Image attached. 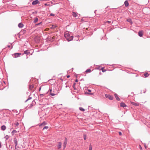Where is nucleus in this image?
<instances>
[{
    "mask_svg": "<svg viewBox=\"0 0 150 150\" xmlns=\"http://www.w3.org/2000/svg\"><path fill=\"white\" fill-rule=\"evenodd\" d=\"M101 70L103 72H105L106 71V70H104L103 69V68H101Z\"/></svg>",
    "mask_w": 150,
    "mask_h": 150,
    "instance_id": "nucleus-35",
    "label": "nucleus"
},
{
    "mask_svg": "<svg viewBox=\"0 0 150 150\" xmlns=\"http://www.w3.org/2000/svg\"><path fill=\"white\" fill-rule=\"evenodd\" d=\"M108 23H110V21H108Z\"/></svg>",
    "mask_w": 150,
    "mask_h": 150,
    "instance_id": "nucleus-50",
    "label": "nucleus"
},
{
    "mask_svg": "<svg viewBox=\"0 0 150 150\" xmlns=\"http://www.w3.org/2000/svg\"><path fill=\"white\" fill-rule=\"evenodd\" d=\"M21 54V53H15L13 54V57L16 58L20 56V55Z\"/></svg>",
    "mask_w": 150,
    "mask_h": 150,
    "instance_id": "nucleus-4",
    "label": "nucleus"
},
{
    "mask_svg": "<svg viewBox=\"0 0 150 150\" xmlns=\"http://www.w3.org/2000/svg\"><path fill=\"white\" fill-rule=\"evenodd\" d=\"M72 15L74 17H76L77 16L76 14L74 12H73V14Z\"/></svg>",
    "mask_w": 150,
    "mask_h": 150,
    "instance_id": "nucleus-24",
    "label": "nucleus"
},
{
    "mask_svg": "<svg viewBox=\"0 0 150 150\" xmlns=\"http://www.w3.org/2000/svg\"><path fill=\"white\" fill-rule=\"evenodd\" d=\"M7 47H8L10 48V47L11 46H10V45H8L7 46Z\"/></svg>",
    "mask_w": 150,
    "mask_h": 150,
    "instance_id": "nucleus-42",
    "label": "nucleus"
},
{
    "mask_svg": "<svg viewBox=\"0 0 150 150\" xmlns=\"http://www.w3.org/2000/svg\"><path fill=\"white\" fill-rule=\"evenodd\" d=\"M76 84V83H74L73 84V87L74 90H75L76 89L75 87Z\"/></svg>",
    "mask_w": 150,
    "mask_h": 150,
    "instance_id": "nucleus-29",
    "label": "nucleus"
},
{
    "mask_svg": "<svg viewBox=\"0 0 150 150\" xmlns=\"http://www.w3.org/2000/svg\"><path fill=\"white\" fill-rule=\"evenodd\" d=\"M41 89V87H40L39 89V91H40Z\"/></svg>",
    "mask_w": 150,
    "mask_h": 150,
    "instance_id": "nucleus-43",
    "label": "nucleus"
},
{
    "mask_svg": "<svg viewBox=\"0 0 150 150\" xmlns=\"http://www.w3.org/2000/svg\"><path fill=\"white\" fill-rule=\"evenodd\" d=\"M46 124V123L45 122H44L42 124H40V126L42 125H45Z\"/></svg>",
    "mask_w": 150,
    "mask_h": 150,
    "instance_id": "nucleus-30",
    "label": "nucleus"
},
{
    "mask_svg": "<svg viewBox=\"0 0 150 150\" xmlns=\"http://www.w3.org/2000/svg\"><path fill=\"white\" fill-rule=\"evenodd\" d=\"M50 16H55V15L54 14H53V13H50Z\"/></svg>",
    "mask_w": 150,
    "mask_h": 150,
    "instance_id": "nucleus-37",
    "label": "nucleus"
},
{
    "mask_svg": "<svg viewBox=\"0 0 150 150\" xmlns=\"http://www.w3.org/2000/svg\"><path fill=\"white\" fill-rule=\"evenodd\" d=\"M30 53V52L28 50H26L24 51L23 54H28Z\"/></svg>",
    "mask_w": 150,
    "mask_h": 150,
    "instance_id": "nucleus-17",
    "label": "nucleus"
},
{
    "mask_svg": "<svg viewBox=\"0 0 150 150\" xmlns=\"http://www.w3.org/2000/svg\"><path fill=\"white\" fill-rule=\"evenodd\" d=\"M131 104L135 106H137L139 105V103H136L134 102H131Z\"/></svg>",
    "mask_w": 150,
    "mask_h": 150,
    "instance_id": "nucleus-8",
    "label": "nucleus"
},
{
    "mask_svg": "<svg viewBox=\"0 0 150 150\" xmlns=\"http://www.w3.org/2000/svg\"><path fill=\"white\" fill-rule=\"evenodd\" d=\"M17 132V131L15 130H13L11 133V134L12 135H13L15 133H16Z\"/></svg>",
    "mask_w": 150,
    "mask_h": 150,
    "instance_id": "nucleus-25",
    "label": "nucleus"
},
{
    "mask_svg": "<svg viewBox=\"0 0 150 150\" xmlns=\"http://www.w3.org/2000/svg\"><path fill=\"white\" fill-rule=\"evenodd\" d=\"M92 150V147L91 145H90V146H89V150Z\"/></svg>",
    "mask_w": 150,
    "mask_h": 150,
    "instance_id": "nucleus-33",
    "label": "nucleus"
},
{
    "mask_svg": "<svg viewBox=\"0 0 150 150\" xmlns=\"http://www.w3.org/2000/svg\"><path fill=\"white\" fill-rule=\"evenodd\" d=\"M1 142H0V148H1Z\"/></svg>",
    "mask_w": 150,
    "mask_h": 150,
    "instance_id": "nucleus-46",
    "label": "nucleus"
},
{
    "mask_svg": "<svg viewBox=\"0 0 150 150\" xmlns=\"http://www.w3.org/2000/svg\"><path fill=\"white\" fill-rule=\"evenodd\" d=\"M62 143L61 142H59L58 148V149H60L61 148Z\"/></svg>",
    "mask_w": 150,
    "mask_h": 150,
    "instance_id": "nucleus-16",
    "label": "nucleus"
},
{
    "mask_svg": "<svg viewBox=\"0 0 150 150\" xmlns=\"http://www.w3.org/2000/svg\"><path fill=\"white\" fill-rule=\"evenodd\" d=\"M14 143L15 144V149H16V147L18 145V143H17V139L16 138H14Z\"/></svg>",
    "mask_w": 150,
    "mask_h": 150,
    "instance_id": "nucleus-6",
    "label": "nucleus"
},
{
    "mask_svg": "<svg viewBox=\"0 0 150 150\" xmlns=\"http://www.w3.org/2000/svg\"><path fill=\"white\" fill-rule=\"evenodd\" d=\"M70 77V76L68 75L67 76V78H69Z\"/></svg>",
    "mask_w": 150,
    "mask_h": 150,
    "instance_id": "nucleus-48",
    "label": "nucleus"
},
{
    "mask_svg": "<svg viewBox=\"0 0 150 150\" xmlns=\"http://www.w3.org/2000/svg\"><path fill=\"white\" fill-rule=\"evenodd\" d=\"M140 149H142V147H141V146H140Z\"/></svg>",
    "mask_w": 150,
    "mask_h": 150,
    "instance_id": "nucleus-49",
    "label": "nucleus"
},
{
    "mask_svg": "<svg viewBox=\"0 0 150 150\" xmlns=\"http://www.w3.org/2000/svg\"><path fill=\"white\" fill-rule=\"evenodd\" d=\"M149 76V74L147 73H146L144 74V76L145 77H147Z\"/></svg>",
    "mask_w": 150,
    "mask_h": 150,
    "instance_id": "nucleus-27",
    "label": "nucleus"
},
{
    "mask_svg": "<svg viewBox=\"0 0 150 150\" xmlns=\"http://www.w3.org/2000/svg\"><path fill=\"white\" fill-rule=\"evenodd\" d=\"M48 126H45L43 128V129H48Z\"/></svg>",
    "mask_w": 150,
    "mask_h": 150,
    "instance_id": "nucleus-34",
    "label": "nucleus"
},
{
    "mask_svg": "<svg viewBox=\"0 0 150 150\" xmlns=\"http://www.w3.org/2000/svg\"><path fill=\"white\" fill-rule=\"evenodd\" d=\"M119 134L120 136L122 134V133L121 132H119Z\"/></svg>",
    "mask_w": 150,
    "mask_h": 150,
    "instance_id": "nucleus-40",
    "label": "nucleus"
},
{
    "mask_svg": "<svg viewBox=\"0 0 150 150\" xmlns=\"http://www.w3.org/2000/svg\"><path fill=\"white\" fill-rule=\"evenodd\" d=\"M48 92L49 94L52 96H54L57 95L59 93L58 91H57L56 89H54L53 90L52 89H50Z\"/></svg>",
    "mask_w": 150,
    "mask_h": 150,
    "instance_id": "nucleus-2",
    "label": "nucleus"
},
{
    "mask_svg": "<svg viewBox=\"0 0 150 150\" xmlns=\"http://www.w3.org/2000/svg\"><path fill=\"white\" fill-rule=\"evenodd\" d=\"M88 91L89 92H91V90H90V89H88Z\"/></svg>",
    "mask_w": 150,
    "mask_h": 150,
    "instance_id": "nucleus-45",
    "label": "nucleus"
},
{
    "mask_svg": "<svg viewBox=\"0 0 150 150\" xmlns=\"http://www.w3.org/2000/svg\"><path fill=\"white\" fill-rule=\"evenodd\" d=\"M83 138L85 140H86V134L83 135Z\"/></svg>",
    "mask_w": 150,
    "mask_h": 150,
    "instance_id": "nucleus-32",
    "label": "nucleus"
},
{
    "mask_svg": "<svg viewBox=\"0 0 150 150\" xmlns=\"http://www.w3.org/2000/svg\"><path fill=\"white\" fill-rule=\"evenodd\" d=\"M79 35H78L77 36V37H79Z\"/></svg>",
    "mask_w": 150,
    "mask_h": 150,
    "instance_id": "nucleus-52",
    "label": "nucleus"
},
{
    "mask_svg": "<svg viewBox=\"0 0 150 150\" xmlns=\"http://www.w3.org/2000/svg\"><path fill=\"white\" fill-rule=\"evenodd\" d=\"M26 32V30H23V33H25Z\"/></svg>",
    "mask_w": 150,
    "mask_h": 150,
    "instance_id": "nucleus-44",
    "label": "nucleus"
},
{
    "mask_svg": "<svg viewBox=\"0 0 150 150\" xmlns=\"http://www.w3.org/2000/svg\"><path fill=\"white\" fill-rule=\"evenodd\" d=\"M56 26L53 25H52V27L51 28H55Z\"/></svg>",
    "mask_w": 150,
    "mask_h": 150,
    "instance_id": "nucleus-38",
    "label": "nucleus"
},
{
    "mask_svg": "<svg viewBox=\"0 0 150 150\" xmlns=\"http://www.w3.org/2000/svg\"><path fill=\"white\" fill-rule=\"evenodd\" d=\"M18 26L20 28H22L23 26V25L21 23H20L18 24Z\"/></svg>",
    "mask_w": 150,
    "mask_h": 150,
    "instance_id": "nucleus-14",
    "label": "nucleus"
},
{
    "mask_svg": "<svg viewBox=\"0 0 150 150\" xmlns=\"http://www.w3.org/2000/svg\"><path fill=\"white\" fill-rule=\"evenodd\" d=\"M44 94H40L39 96H38V100L40 101H42V100L44 99V98L43 97Z\"/></svg>",
    "mask_w": 150,
    "mask_h": 150,
    "instance_id": "nucleus-3",
    "label": "nucleus"
},
{
    "mask_svg": "<svg viewBox=\"0 0 150 150\" xmlns=\"http://www.w3.org/2000/svg\"><path fill=\"white\" fill-rule=\"evenodd\" d=\"M33 87H34V86L32 85H30L29 87V89L30 90H32L33 89Z\"/></svg>",
    "mask_w": 150,
    "mask_h": 150,
    "instance_id": "nucleus-23",
    "label": "nucleus"
},
{
    "mask_svg": "<svg viewBox=\"0 0 150 150\" xmlns=\"http://www.w3.org/2000/svg\"><path fill=\"white\" fill-rule=\"evenodd\" d=\"M8 137H9L8 135H6L4 137L5 139L6 140H7L8 139Z\"/></svg>",
    "mask_w": 150,
    "mask_h": 150,
    "instance_id": "nucleus-31",
    "label": "nucleus"
},
{
    "mask_svg": "<svg viewBox=\"0 0 150 150\" xmlns=\"http://www.w3.org/2000/svg\"><path fill=\"white\" fill-rule=\"evenodd\" d=\"M105 97L107 98H108L109 99L112 100V97L111 96L109 95H105Z\"/></svg>",
    "mask_w": 150,
    "mask_h": 150,
    "instance_id": "nucleus-7",
    "label": "nucleus"
},
{
    "mask_svg": "<svg viewBox=\"0 0 150 150\" xmlns=\"http://www.w3.org/2000/svg\"><path fill=\"white\" fill-rule=\"evenodd\" d=\"M38 21V18H36L33 21V22L35 23H36Z\"/></svg>",
    "mask_w": 150,
    "mask_h": 150,
    "instance_id": "nucleus-18",
    "label": "nucleus"
},
{
    "mask_svg": "<svg viewBox=\"0 0 150 150\" xmlns=\"http://www.w3.org/2000/svg\"><path fill=\"white\" fill-rule=\"evenodd\" d=\"M78 81V80L77 79H76V80H75V82H77Z\"/></svg>",
    "mask_w": 150,
    "mask_h": 150,
    "instance_id": "nucleus-47",
    "label": "nucleus"
},
{
    "mask_svg": "<svg viewBox=\"0 0 150 150\" xmlns=\"http://www.w3.org/2000/svg\"><path fill=\"white\" fill-rule=\"evenodd\" d=\"M120 106L121 107L125 108L126 107V105L123 102H121L120 103Z\"/></svg>",
    "mask_w": 150,
    "mask_h": 150,
    "instance_id": "nucleus-10",
    "label": "nucleus"
},
{
    "mask_svg": "<svg viewBox=\"0 0 150 150\" xmlns=\"http://www.w3.org/2000/svg\"><path fill=\"white\" fill-rule=\"evenodd\" d=\"M144 146L145 148L146 149L147 148V146L145 144H144Z\"/></svg>",
    "mask_w": 150,
    "mask_h": 150,
    "instance_id": "nucleus-41",
    "label": "nucleus"
},
{
    "mask_svg": "<svg viewBox=\"0 0 150 150\" xmlns=\"http://www.w3.org/2000/svg\"><path fill=\"white\" fill-rule=\"evenodd\" d=\"M39 3V1L38 0H35L33 1L32 4L33 5H35Z\"/></svg>",
    "mask_w": 150,
    "mask_h": 150,
    "instance_id": "nucleus-9",
    "label": "nucleus"
},
{
    "mask_svg": "<svg viewBox=\"0 0 150 150\" xmlns=\"http://www.w3.org/2000/svg\"><path fill=\"white\" fill-rule=\"evenodd\" d=\"M124 4L126 7H127L129 6V3L127 1H125L124 2Z\"/></svg>",
    "mask_w": 150,
    "mask_h": 150,
    "instance_id": "nucleus-12",
    "label": "nucleus"
},
{
    "mask_svg": "<svg viewBox=\"0 0 150 150\" xmlns=\"http://www.w3.org/2000/svg\"><path fill=\"white\" fill-rule=\"evenodd\" d=\"M36 103V102L35 101V100H34L32 101L31 104L34 106L35 105Z\"/></svg>",
    "mask_w": 150,
    "mask_h": 150,
    "instance_id": "nucleus-20",
    "label": "nucleus"
},
{
    "mask_svg": "<svg viewBox=\"0 0 150 150\" xmlns=\"http://www.w3.org/2000/svg\"><path fill=\"white\" fill-rule=\"evenodd\" d=\"M79 110L83 112L85 110V109L82 107H79Z\"/></svg>",
    "mask_w": 150,
    "mask_h": 150,
    "instance_id": "nucleus-21",
    "label": "nucleus"
},
{
    "mask_svg": "<svg viewBox=\"0 0 150 150\" xmlns=\"http://www.w3.org/2000/svg\"><path fill=\"white\" fill-rule=\"evenodd\" d=\"M138 35L140 37H142L143 35L142 31H139L138 33Z\"/></svg>",
    "mask_w": 150,
    "mask_h": 150,
    "instance_id": "nucleus-11",
    "label": "nucleus"
},
{
    "mask_svg": "<svg viewBox=\"0 0 150 150\" xmlns=\"http://www.w3.org/2000/svg\"><path fill=\"white\" fill-rule=\"evenodd\" d=\"M67 138H65V140L64 143L63 144V146L64 148H65L66 146V144H67Z\"/></svg>",
    "mask_w": 150,
    "mask_h": 150,
    "instance_id": "nucleus-5",
    "label": "nucleus"
},
{
    "mask_svg": "<svg viewBox=\"0 0 150 150\" xmlns=\"http://www.w3.org/2000/svg\"><path fill=\"white\" fill-rule=\"evenodd\" d=\"M115 96L116 99V100H120V99L118 97V96L116 93L115 94Z\"/></svg>",
    "mask_w": 150,
    "mask_h": 150,
    "instance_id": "nucleus-13",
    "label": "nucleus"
},
{
    "mask_svg": "<svg viewBox=\"0 0 150 150\" xmlns=\"http://www.w3.org/2000/svg\"><path fill=\"white\" fill-rule=\"evenodd\" d=\"M91 71L90 69H88L86 70L85 72L87 73H90L91 72Z\"/></svg>",
    "mask_w": 150,
    "mask_h": 150,
    "instance_id": "nucleus-19",
    "label": "nucleus"
},
{
    "mask_svg": "<svg viewBox=\"0 0 150 150\" xmlns=\"http://www.w3.org/2000/svg\"><path fill=\"white\" fill-rule=\"evenodd\" d=\"M1 129L2 130L4 131L6 129V127L5 125H3L1 127Z\"/></svg>",
    "mask_w": 150,
    "mask_h": 150,
    "instance_id": "nucleus-15",
    "label": "nucleus"
},
{
    "mask_svg": "<svg viewBox=\"0 0 150 150\" xmlns=\"http://www.w3.org/2000/svg\"><path fill=\"white\" fill-rule=\"evenodd\" d=\"M41 22L40 23H39L36 24L35 25L36 26H38V25H40V24H41Z\"/></svg>",
    "mask_w": 150,
    "mask_h": 150,
    "instance_id": "nucleus-39",
    "label": "nucleus"
},
{
    "mask_svg": "<svg viewBox=\"0 0 150 150\" xmlns=\"http://www.w3.org/2000/svg\"><path fill=\"white\" fill-rule=\"evenodd\" d=\"M96 10H95V11L94 12H95V13H96Z\"/></svg>",
    "mask_w": 150,
    "mask_h": 150,
    "instance_id": "nucleus-51",
    "label": "nucleus"
},
{
    "mask_svg": "<svg viewBox=\"0 0 150 150\" xmlns=\"http://www.w3.org/2000/svg\"><path fill=\"white\" fill-rule=\"evenodd\" d=\"M64 36L68 41H70L73 40V36H70L68 32H66L64 34Z\"/></svg>",
    "mask_w": 150,
    "mask_h": 150,
    "instance_id": "nucleus-1",
    "label": "nucleus"
},
{
    "mask_svg": "<svg viewBox=\"0 0 150 150\" xmlns=\"http://www.w3.org/2000/svg\"><path fill=\"white\" fill-rule=\"evenodd\" d=\"M127 21L131 23H132V20L131 19H128L127 20Z\"/></svg>",
    "mask_w": 150,
    "mask_h": 150,
    "instance_id": "nucleus-22",
    "label": "nucleus"
},
{
    "mask_svg": "<svg viewBox=\"0 0 150 150\" xmlns=\"http://www.w3.org/2000/svg\"><path fill=\"white\" fill-rule=\"evenodd\" d=\"M32 98L31 97H30L29 96V97L25 101V102H27L29 100L31 99Z\"/></svg>",
    "mask_w": 150,
    "mask_h": 150,
    "instance_id": "nucleus-26",
    "label": "nucleus"
},
{
    "mask_svg": "<svg viewBox=\"0 0 150 150\" xmlns=\"http://www.w3.org/2000/svg\"><path fill=\"white\" fill-rule=\"evenodd\" d=\"M33 105H32V104H31L28 107V108H32Z\"/></svg>",
    "mask_w": 150,
    "mask_h": 150,
    "instance_id": "nucleus-36",
    "label": "nucleus"
},
{
    "mask_svg": "<svg viewBox=\"0 0 150 150\" xmlns=\"http://www.w3.org/2000/svg\"><path fill=\"white\" fill-rule=\"evenodd\" d=\"M14 125H15V127H17L19 125V123L18 122L14 123Z\"/></svg>",
    "mask_w": 150,
    "mask_h": 150,
    "instance_id": "nucleus-28",
    "label": "nucleus"
}]
</instances>
